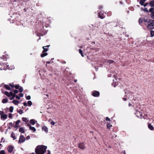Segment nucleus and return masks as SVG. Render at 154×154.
<instances>
[{
	"instance_id": "f257e3e1",
	"label": "nucleus",
	"mask_w": 154,
	"mask_h": 154,
	"mask_svg": "<svg viewBox=\"0 0 154 154\" xmlns=\"http://www.w3.org/2000/svg\"><path fill=\"white\" fill-rule=\"evenodd\" d=\"M47 148L46 146L41 145L38 146L35 148V152L36 154H44Z\"/></svg>"
},
{
	"instance_id": "f03ea898",
	"label": "nucleus",
	"mask_w": 154,
	"mask_h": 154,
	"mask_svg": "<svg viewBox=\"0 0 154 154\" xmlns=\"http://www.w3.org/2000/svg\"><path fill=\"white\" fill-rule=\"evenodd\" d=\"M147 28L148 29H154V20H150L147 23Z\"/></svg>"
},
{
	"instance_id": "7ed1b4c3",
	"label": "nucleus",
	"mask_w": 154,
	"mask_h": 154,
	"mask_svg": "<svg viewBox=\"0 0 154 154\" xmlns=\"http://www.w3.org/2000/svg\"><path fill=\"white\" fill-rule=\"evenodd\" d=\"M0 65L2 66L3 67H1L0 69L1 70H6L7 69H8V65H7L6 64V63H2L1 62L0 63Z\"/></svg>"
},
{
	"instance_id": "20e7f679",
	"label": "nucleus",
	"mask_w": 154,
	"mask_h": 154,
	"mask_svg": "<svg viewBox=\"0 0 154 154\" xmlns=\"http://www.w3.org/2000/svg\"><path fill=\"white\" fill-rule=\"evenodd\" d=\"M149 12L150 13L151 17L153 19H154V8H150L149 9Z\"/></svg>"
},
{
	"instance_id": "39448f33",
	"label": "nucleus",
	"mask_w": 154,
	"mask_h": 154,
	"mask_svg": "<svg viewBox=\"0 0 154 154\" xmlns=\"http://www.w3.org/2000/svg\"><path fill=\"white\" fill-rule=\"evenodd\" d=\"M78 147L82 149L83 150L86 148L85 144L84 143H80L78 144Z\"/></svg>"
},
{
	"instance_id": "423d86ee",
	"label": "nucleus",
	"mask_w": 154,
	"mask_h": 154,
	"mask_svg": "<svg viewBox=\"0 0 154 154\" xmlns=\"http://www.w3.org/2000/svg\"><path fill=\"white\" fill-rule=\"evenodd\" d=\"M25 138L23 135H21L20 137V139L18 141V143H22L25 141Z\"/></svg>"
},
{
	"instance_id": "0eeeda50",
	"label": "nucleus",
	"mask_w": 154,
	"mask_h": 154,
	"mask_svg": "<svg viewBox=\"0 0 154 154\" xmlns=\"http://www.w3.org/2000/svg\"><path fill=\"white\" fill-rule=\"evenodd\" d=\"M99 92L97 91H95L92 93V95L94 97H98L99 96Z\"/></svg>"
},
{
	"instance_id": "6e6552de",
	"label": "nucleus",
	"mask_w": 154,
	"mask_h": 154,
	"mask_svg": "<svg viewBox=\"0 0 154 154\" xmlns=\"http://www.w3.org/2000/svg\"><path fill=\"white\" fill-rule=\"evenodd\" d=\"M13 150V147L12 146H9L8 147V150L9 152H12Z\"/></svg>"
},
{
	"instance_id": "1a4fd4ad",
	"label": "nucleus",
	"mask_w": 154,
	"mask_h": 154,
	"mask_svg": "<svg viewBox=\"0 0 154 154\" xmlns=\"http://www.w3.org/2000/svg\"><path fill=\"white\" fill-rule=\"evenodd\" d=\"M13 93L12 92H10L9 93L8 91H5V95L7 96L8 97H11V96L13 95Z\"/></svg>"
},
{
	"instance_id": "9d476101",
	"label": "nucleus",
	"mask_w": 154,
	"mask_h": 154,
	"mask_svg": "<svg viewBox=\"0 0 154 154\" xmlns=\"http://www.w3.org/2000/svg\"><path fill=\"white\" fill-rule=\"evenodd\" d=\"M98 16L100 18L102 19H103L105 17L103 13L102 12L98 13Z\"/></svg>"
},
{
	"instance_id": "9b49d317",
	"label": "nucleus",
	"mask_w": 154,
	"mask_h": 154,
	"mask_svg": "<svg viewBox=\"0 0 154 154\" xmlns=\"http://www.w3.org/2000/svg\"><path fill=\"white\" fill-rule=\"evenodd\" d=\"M1 118L3 120H5L7 118V115L6 114H3L1 116Z\"/></svg>"
},
{
	"instance_id": "f8f14e48",
	"label": "nucleus",
	"mask_w": 154,
	"mask_h": 154,
	"mask_svg": "<svg viewBox=\"0 0 154 154\" xmlns=\"http://www.w3.org/2000/svg\"><path fill=\"white\" fill-rule=\"evenodd\" d=\"M42 129L46 133H47L48 131V128L45 126H43L42 127Z\"/></svg>"
},
{
	"instance_id": "ddd939ff",
	"label": "nucleus",
	"mask_w": 154,
	"mask_h": 154,
	"mask_svg": "<svg viewBox=\"0 0 154 154\" xmlns=\"http://www.w3.org/2000/svg\"><path fill=\"white\" fill-rule=\"evenodd\" d=\"M135 114H136V116L137 117H139V116L138 115V114H140V116L141 117V118L143 116V114L142 113H141L139 111H137L136 112V113H135Z\"/></svg>"
},
{
	"instance_id": "4468645a",
	"label": "nucleus",
	"mask_w": 154,
	"mask_h": 154,
	"mask_svg": "<svg viewBox=\"0 0 154 154\" xmlns=\"http://www.w3.org/2000/svg\"><path fill=\"white\" fill-rule=\"evenodd\" d=\"M8 55H6V54L5 55V56L3 55L2 57H1V59H4V60H5V59H7L8 58ZM5 60H6V59H5Z\"/></svg>"
},
{
	"instance_id": "2eb2a0df",
	"label": "nucleus",
	"mask_w": 154,
	"mask_h": 154,
	"mask_svg": "<svg viewBox=\"0 0 154 154\" xmlns=\"http://www.w3.org/2000/svg\"><path fill=\"white\" fill-rule=\"evenodd\" d=\"M19 131L21 133H24L25 131L24 130V128L21 127L19 128Z\"/></svg>"
},
{
	"instance_id": "dca6fc26",
	"label": "nucleus",
	"mask_w": 154,
	"mask_h": 154,
	"mask_svg": "<svg viewBox=\"0 0 154 154\" xmlns=\"http://www.w3.org/2000/svg\"><path fill=\"white\" fill-rule=\"evenodd\" d=\"M106 62L109 65L110 64L114 63V61L112 60H107L106 61Z\"/></svg>"
},
{
	"instance_id": "f3484780",
	"label": "nucleus",
	"mask_w": 154,
	"mask_h": 154,
	"mask_svg": "<svg viewBox=\"0 0 154 154\" xmlns=\"http://www.w3.org/2000/svg\"><path fill=\"white\" fill-rule=\"evenodd\" d=\"M30 123L31 124L33 125L35 123V121L34 119H31L30 121Z\"/></svg>"
},
{
	"instance_id": "a211bd4d",
	"label": "nucleus",
	"mask_w": 154,
	"mask_h": 154,
	"mask_svg": "<svg viewBox=\"0 0 154 154\" xmlns=\"http://www.w3.org/2000/svg\"><path fill=\"white\" fill-rule=\"evenodd\" d=\"M13 103L15 105H17L20 103V102L16 100H14L13 101Z\"/></svg>"
},
{
	"instance_id": "6ab92c4d",
	"label": "nucleus",
	"mask_w": 154,
	"mask_h": 154,
	"mask_svg": "<svg viewBox=\"0 0 154 154\" xmlns=\"http://www.w3.org/2000/svg\"><path fill=\"white\" fill-rule=\"evenodd\" d=\"M148 127L151 130H153L154 129L153 126L150 124H148Z\"/></svg>"
},
{
	"instance_id": "aec40b11",
	"label": "nucleus",
	"mask_w": 154,
	"mask_h": 154,
	"mask_svg": "<svg viewBox=\"0 0 154 154\" xmlns=\"http://www.w3.org/2000/svg\"><path fill=\"white\" fill-rule=\"evenodd\" d=\"M4 87L7 90H10L11 89L9 86L7 85H4Z\"/></svg>"
},
{
	"instance_id": "412c9836",
	"label": "nucleus",
	"mask_w": 154,
	"mask_h": 154,
	"mask_svg": "<svg viewBox=\"0 0 154 154\" xmlns=\"http://www.w3.org/2000/svg\"><path fill=\"white\" fill-rule=\"evenodd\" d=\"M149 5L151 7H154V0L150 2Z\"/></svg>"
},
{
	"instance_id": "4be33fe9",
	"label": "nucleus",
	"mask_w": 154,
	"mask_h": 154,
	"mask_svg": "<svg viewBox=\"0 0 154 154\" xmlns=\"http://www.w3.org/2000/svg\"><path fill=\"white\" fill-rule=\"evenodd\" d=\"M49 46H50V45H48L46 46H45V47H48ZM45 47H43V48L44 49L42 51L43 53L45 52L46 51H47L48 50V48H45Z\"/></svg>"
},
{
	"instance_id": "5701e85b",
	"label": "nucleus",
	"mask_w": 154,
	"mask_h": 154,
	"mask_svg": "<svg viewBox=\"0 0 154 154\" xmlns=\"http://www.w3.org/2000/svg\"><path fill=\"white\" fill-rule=\"evenodd\" d=\"M150 36L152 37L154 36V31L151 30L150 32Z\"/></svg>"
},
{
	"instance_id": "b1692460",
	"label": "nucleus",
	"mask_w": 154,
	"mask_h": 154,
	"mask_svg": "<svg viewBox=\"0 0 154 154\" xmlns=\"http://www.w3.org/2000/svg\"><path fill=\"white\" fill-rule=\"evenodd\" d=\"M20 122V120H18L15 122V127H17L18 126L17 125Z\"/></svg>"
},
{
	"instance_id": "393cba45",
	"label": "nucleus",
	"mask_w": 154,
	"mask_h": 154,
	"mask_svg": "<svg viewBox=\"0 0 154 154\" xmlns=\"http://www.w3.org/2000/svg\"><path fill=\"white\" fill-rule=\"evenodd\" d=\"M8 100L7 98L4 99L2 100V102L3 103H7L8 101Z\"/></svg>"
},
{
	"instance_id": "a878e982",
	"label": "nucleus",
	"mask_w": 154,
	"mask_h": 154,
	"mask_svg": "<svg viewBox=\"0 0 154 154\" xmlns=\"http://www.w3.org/2000/svg\"><path fill=\"white\" fill-rule=\"evenodd\" d=\"M29 129L33 131L34 132H35L36 131V129L34 127L30 126Z\"/></svg>"
},
{
	"instance_id": "bb28decb",
	"label": "nucleus",
	"mask_w": 154,
	"mask_h": 154,
	"mask_svg": "<svg viewBox=\"0 0 154 154\" xmlns=\"http://www.w3.org/2000/svg\"><path fill=\"white\" fill-rule=\"evenodd\" d=\"M47 55V53L44 52L41 55V57H43Z\"/></svg>"
},
{
	"instance_id": "cd10ccee",
	"label": "nucleus",
	"mask_w": 154,
	"mask_h": 154,
	"mask_svg": "<svg viewBox=\"0 0 154 154\" xmlns=\"http://www.w3.org/2000/svg\"><path fill=\"white\" fill-rule=\"evenodd\" d=\"M13 109H14V107L12 106H11L9 109V111L11 112H13Z\"/></svg>"
},
{
	"instance_id": "c85d7f7f",
	"label": "nucleus",
	"mask_w": 154,
	"mask_h": 154,
	"mask_svg": "<svg viewBox=\"0 0 154 154\" xmlns=\"http://www.w3.org/2000/svg\"><path fill=\"white\" fill-rule=\"evenodd\" d=\"M49 122H50V123L52 125H54L55 124L54 122L51 119L49 120Z\"/></svg>"
},
{
	"instance_id": "c756f323",
	"label": "nucleus",
	"mask_w": 154,
	"mask_h": 154,
	"mask_svg": "<svg viewBox=\"0 0 154 154\" xmlns=\"http://www.w3.org/2000/svg\"><path fill=\"white\" fill-rule=\"evenodd\" d=\"M106 126L107 128L108 129H110L112 126V125L109 123H107Z\"/></svg>"
},
{
	"instance_id": "7c9ffc66",
	"label": "nucleus",
	"mask_w": 154,
	"mask_h": 154,
	"mask_svg": "<svg viewBox=\"0 0 154 154\" xmlns=\"http://www.w3.org/2000/svg\"><path fill=\"white\" fill-rule=\"evenodd\" d=\"M11 137H12L14 139V140L16 139V138L15 137V135L13 133V132L11 134Z\"/></svg>"
},
{
	"instance_id": "2f4dec72",
	"label": "nucleus",
	"mask_w": 154,
	"mask_h": 154,
	"mask_svg": "<svg viewBox=\"0 0 154 154\" xmlns=\"http://www.w3.org/2000/svg\"><path fill=\"white\" fill-rule=\"evenodd\" d=\"M79 53L81 55L82 57H84V55L83 54V53H82V51L80 49L79 50Z\"/></svg>"
},
{
	"instance_id": "473e14b6",
	"label": "nucleus",
	"mask_w": 154,
	"mask_h": 154,
	"mask_svg": "<svg viewBox=\"0 0 154 154\" xmlns=\"http://www.w3.org/2000/svg\"><path fill=\"white\" fill-rule=\"evenodd\" d=\"M145 2V1H143V0H141L140 1V4L141 5H143L144 4V3Z\"/></svg>"
},
{
	"instance_id": "72a5a7b5",
	"label": "nucleus",
	"mask_w": 154,
	"mask_h": 154,
	"mask_svg": "<svg viewBox=\"0 0 154 154\" xmlns=\"http://www.w3.org/2000/svg\"><path fill=\"white\" fill-rule=\"evenodd\" d=\"M11 97L10 98V100H13L15 96V95H14L13 94V95L11 96Z\"/></svg>"
},
{
	"instance_id": "f704fd0d",
	"label": "nucleus",
	"mask_w": 154,
	"mask_h": 154,
	"mask_svg": "<svg viewBox=\"0 0 154 154\" xmlns=\"http://www.w3.org/2000/svg\"><path fill=\"white\" fill-rule=\"evenodd\" d=\"M27 104L29 106H30L32 104V102L31 101H28L27 102Z\"/></svg>"
},
{
	"instance_id": "c9c22d12",
	"label": "nucleus",
	"mask_w": 154,
	"mask_h": 154,
	"mask_svg": "<svg viewBox=\"0 0 154 154\" xmlns=\"http://www.w3.org/2000/svg\"><path fill=\"white\" fill-rule=\"evenodd\" d=\"M22 120L23 121L25 122H27V119L24 117H23L22 118Z\"/></svg>"
},
{
	"instance_id": "e433bc0d",
	"label": "nucleus",
	"mask_w": 154,
	"mask_h": 154,
	"mask_svg": "<svg viewBox=\"0 0 154 154\" xmlns=\"http://www.w3.org/2000/svg\"><path fill=\"white\" fill-rule=\"evenodd\" d=\"M19 91L20 92H21L23 91V89L22 87H20L19 88Z\"/></svg>"
},
{
	"instance_id": "4c0bfd02",
	"label": "nucleus",
	"mask_w": 154,
	"mask_h": 154,
	"mask_svg": "<svg viewBox=\"0 0 154 154\" xmlns=\"http://www.w3.org/2000/svg\"><path fill=\"white\" fill-rule=\"evenodd\" d=\"M18 113H20V114L21 115L23 113V110L20 109L19 111H17Z\"/></svg>"
},
{
	"instance_id": "58836bf2",
	"label": "nucleus",
	"mask_w": 154,
	"mask_h": 154,
	"mask_svg": "<svg viewBox=\"0 0 154 154\" xmlns=\"http://www.w3.org/2000/svg\"><path fill=\"white\" fill-rule=\"evenodd\" d=\"M0 154H6L4 150H2L0 151Z\"/></svg>"
},
{
	"instance_id": "ea45409f",
	"label": "nucleus",
	"mask_w": 154,
	"mask_h": 154,
	"mask_svg": "<svg viewBox=\"0 0 154 154\" xmlns=\"http://www.w3.org/2000/svg\"><path fill=\"white\" fill-rule=\"evenodd\" d=\"M26 99L27 100H29L31 99V97L29 95H28L26 97Z\"/></svg>"
},
{
	"instance_id": "a19ab883",
	"label": "nucleus",
	"mask_w": 154,
	"mask_h": 154,
	"mask_svg": "<svg viewBox=\"0 0 154 154\" xmlns=\"http://www.w3.org/2000/svg\"><path fill=\"white\" fill-rule=\"evenodd\" d=\"M143 19H142V18L140 19L139 20V23H141L143 22Z\"/></svg>"
},
{
	"instance_id": "79ce46f5",
	"label": "nucleus",
	"mask_w": 154,
	"mask_h": 154,
	"mask_svg": "<svg viewBox=\"0 0 154 154\" xmlns=\"http://www.w3.org/2000/svg\"><path fill=\"white\" fill-rule=\"evenodd\" d=\"M8 117L10 119H12V115L11 113L9 114L8 115Z\"/></svg>"
},
{
	"instance_id": "37998d69",
	"label": "nucleus",
	"mask_w": 154,
	"mask_h": 154,
	"mask_svg": "<svg viewBox=\"0 0 154 154\" xmlns=\"http://www.w3.org/2000/svg\"><path fill=\"white\" fill-rule=\"evenodd\" d=\"M14 93H13L14 94V95H15L18 92V91L17 90H15L14 91Z\"/></svg>"
},
{
	"instance_id": "c03bdc74",
	"label": "nucleus",
	"mask_w": 154,
	"mask_h": 154,
	"mask_svg": "<svg viewBox=\"0 0 154 154\" xmlns=\"http://www.w3.org/2000/svg\"><path fill=\"white\" fill-rule=\"evenodd\" d=\"M143 11L144 12H148L149 11H148L147 9V8H145L144 9H143Z\"/></svg>"
},
{
	"instance_id": "a18cd8bd",
	"label": "nucleus",
	"mask_w": 154,
	"mask_h": 154,
	"mask_svg": "<svg viewBox=\"0 0 154 154\" xmlns=\"http://www.w3.org/2000/svg\"><path fill=\"white\" fill-rule=\"evenodd\" d=\"M15 88L16 89H18L20 87L18 85H16L15 86H14Z\"/></svg>"
},
{
	"instance_id": "49530a36",
	"label": "nucleus",
	"mask_w": 154,
	"mask_h": 154,
	"mask_svg": "<svg viewBox=\"0 0 154 154\" xmlns=\"http://www.w3.org/2000/svg\"><path fill=\"white\" fill-rule=\"evenodd\" d=\"M19 97H22L23 96V94L22 93H20L19 94Z\"/></svg>"
},
{
	"instance_id": "de8ad7c7",
	"label": "nucleus",
	"mask_w": 154,
	"mask_h": 154,
	"mask_svg": "<svg viewBox=\"0 0 154 154\" xmlns=\"http://www.w3.org/2000/svg\"><path fill=\"white\" fill-rule=\"evenodd\" d=\"M15 97H16V98L18 100H20V97L19 96H18L17 95H15Z\"/></svg>"
},
{
	"instance_id": "09e8293b",
	"label": "nucleus",
	"mask_w": 154,
	"mask_h": 154,
	"mask_svg": "<svg viewBox=\"0 0 154 154\" xmlns=\"http://www.w3.org/2000/svg\"><path fill=\"white\" fill-rule=\"evenodd\" d=\"M106 121H110V119L108 118V117H106Z\"/></svg>"
},
{
	"instance_id": "8fccbe9b",
	"label": "nucleus",
	"mask_w": 154,
	"mask_h": 154,
	"mask_svg": "<svg viewBox=\"0 0 154 154\" xmlns=\"http://www.w3.org/2000/svg\"><path fill=\"white\" fill-rule=\"evenodd\" d=\"M23 104L24 106H27V103L26 102H24Z\"/></svg>"
},
{
	"instance_id": "3c124183",
	"label": "nucleus",
	"mask_w": 154,
	"mask_h": 154,
	"mask_svg": "<svg viewBox=\"0 0 154 154\" xmlns=\"http://www.w3.org/2000/svg\"><path fill=\"white\" fill-rule=\"evenodd\" d=\"M133 97V95L132 94H131V95L130 96V97H129V98H130V99H132Z\"/></svg>"
},
{
	"instance_id": "603ef678",
	"label": "nucleus",
	"mask_w": 154,
	"mask_h": 154,
	"mask_svg": "<svg viewBox=\"0 0 154 154\" xmlns=\"http://www.w3.org/2000/svg\"><path fill=\"white\" fill-rule=\"evenodd\" d=\"M5 139H4V138L3 137L1 139V142H5Z\"/></svg>"
},
{
	"instance_id": "864d4df0",
	"label": "nucleus",
	"mask_w": 154,
	"mask_h": 154,
	"mask_svg": "<svg viewBox=\"0 0 154 154\" xmlns=\"http://www.w3.org/2000/svg\"><path fill=\"white\" fill-rule=\"evenodd\" d=\"M30 139V137L29 136H28L26 137V139L27 140H29Z\"/></svg>"
},
{
	"instance_id": "5fc2aeb1",
	"label": "nucleus",
	"mask_w": 154,
	"mask_h": 154,
	"mask_svg": "<svg viewBox=\"0 0 154 154\" xmlns=\"http://www.w3.org/2000/svg\"><path fill=\"white\" fill-rule=\"evenodd\" d=\"M9 85L12 88H14V86L13 84H10Z\"/></svg>"
},
{
	"instance_id": "6e6d98bb",
	"label": "nucleus",
	"mask_w": 154,
	"mask_h": 154,
	"mask_svg": "<svg viewBox=\"0 0 154 154\" xmlns=\"http://www.w3.org/2000/svg\"><path fill=\"white\" fill-rule=\"evenodd\" d=\"M147 5H148V4L146 3H145L144 4H143V5L144 7H145Z\"/></svg>"
},
{
	"instance_id": "4d7b16f0",
	"label": "nucleus",
	"mask_w": 154,
	"mask_h": 154,
	"mask_svg": "<svg viewBox=\"0 0 154 154\" xmlns=\"http://www.w3.org/2000/svg\"><path fill=\"white\" fill-rule=\"evenodd\" d=\"M3 112L2 111H0V116L1 115H2V114H3Z\"/></svg>"
},
{
	"instance_id": "13d9d810",
	"label": "nucleus",
	"mask_w": 154,
	"mask_h": 154,
	"mask_svg": "<svg viewBox=\"0 0 154 154\" xmlns=\"http://www.w3.org/2000/svg\"><path fill=\"white\" fill-rule=\"evenodd\" d=\"M122 99L123 100L125 101L126 100H127V98L125 97H123V98H122Z\"/></svg>"
},
{
	"instance_id": "bf43d9fd",
	"label": "nucleus",
	"mask_w": 154,
	"mask_h": 154,
	"mask_svg": "<svg viewBox=\"0 0 154 154\" xmlns=\"http://www.w3.org/2000/svg\"><path fill=\"white\" fill-rule=\"evenodd\" d=\"M27 126H28V127H29V128H30V127L31 126V125L30 124H27Z\"/></svg>"
},
{
	"instance_id": "052dcab7",
	"label": "nucleus",
	"mask_w": 154,
	"mask_h": 154,
	"mask_svg": "<svg viewBox=\"0 0 154 154\" xmlns=\"http://www.w3.org/2000/svg\"><path fill=\"white\" fill-rule=\"evenodd\" d=\"M148 20V19H146V20H145V19H143V20L145 22H147V21H148V20Z\"/></svg>"
},
{
	"instance_id": "680f3d73",
	"label": "nucleus",
	"mask_w": 154,
	"mask_h": 154,
	"mask_svg": "<svg viewBox=\"0 0 154 154\" xmlns=\"http://www.w3.org/2000/svg\"><path fill=\"white\" fill-rule=\"evenodd\" d=\"M48 154H51L50 151L49 150H48Z\"/></svg>"
},
{
	"instance_id": "e2e57ef3",
	"label": "nucleus",
	"mask_w": 154,
	"mask_h": 154,
	"mask_svg": "<svg viewBox=\"0 0 154 154\" xmlns=\"http://www.w3.org/2000/svg\"><path fill=\"white\" fill-rule=\"evenodd\" d=\"M102 8V7L101 6H100L99 7V8L100 9H101Z\"/></svg>"
},
{
	"instance_id": "0e129e2a",
	"label": "nucleus",
	"mask_w": 154,
	"mask_h": 154,
	"mask_svg": "<svg viewBox=\"0 0 154 154\" xmlns=\"http://www.w3.org/2000/svg\"><path fill=\"white\" fill-rule=\"evenodd\" d=\"M50 63V62L49 61H48L47 62V64H49Z\"/></svg>"
},
{
	"instance_id": "69168bd1",
	"label": "nucleus",
	"mask_w": 154,
	"mask_h": 154,
	"mask_svg": "<svg viewBox=\"0 0 154 154\" xmlns=\"http://www.w3.org/2000/svg\"><path fill=\"white\" fill-rule=\"evenodd\" d=\"M128 105H129V106H131V104L130 103H129L128 104Z\"/></svg>"
},
{
	"instance_id": "338daca9",
	"label": "nucleus",
	"mask_w": 154,
	"mask_h": 154,
	"mask_svg": "<svg viewBox=\"0 0 154 154\" xmlns=\"http://www.w3.org/2000/svg\"><path fill=\"white\" fill-rule=\"evenodd\" d=\"M109 77H110L112 76V75H110V74L108 75Z\"/></svg>"
},
{
	"instance_id": "774afa93",
	"label": "nucleus",
	"mask_w": 154,
	"mask_h": 154,
	"mask_svg": "<svg viewBox=\"0 0 154 154\" xmlns=\"http://www.w3.org/2000/svg\"><path fill=\"white\" fill-rule=\"evenodd\" d=\"M123 153L124 154H126V153H125V151L124 150L123 152Z\"/></svg>"
}]
</instances>
